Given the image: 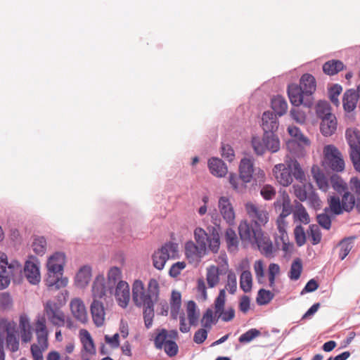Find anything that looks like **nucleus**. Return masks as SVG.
<instances>
[{"instance_id":"obj_1","label":"nucleus","mask_w":360,"mask_h":360,"mask_svg":"<svg viewBox=\"0 0 360 360\" xmlns=\"http://www.w3.org/2000/svg\"><path fill=\"white\" fill-rule=\"evenodd\" d=\"M216 219L214 222L217 227H207L208 233L202 228L198 227L194 231V238L197 245L193 241H188L185 245V254L188 259L194 261L205 255L207 248L217 253L220 247L219 223Z\"/></svg>"},{"instance_id":"obj_2","label":"nucleus","mask_w":360,"mask_h":360,"mask_svg":"<svg viewBox=\"0 0 360 360\" xmlns=\"http://www.w3.org/2000/svg\"><path fill=\"white\" fill-rule=\"evenodd\" d=\"M160 285L155 278L149 280L147 290L143 283L136 280L132 285V300L134 304L143 309L145 326L150 328L154 318V304L159 298Z\"/></svg>"},{"instance_id":"obj_3","label":"nucleus","mask_w":360,"mask_h":360,"mask_svg":"<svg viewBox=\"0 0 360 360\" xmlns=\"http://www.w3.org/2000/svg\"><path fill=\"white\" fill-rule=\"evenodd\" d=\"M342 198L336 195H330L327 199L328 207L325 208L326 212L328 209L335 215H339L345 212L352 211L354 207L357 210V200L354 195L347 190L342 192Z\"/></svg>"},{"instance_id":"obj_4","label":"nucleus","mask_w":360,"mask_h":360,"mask_svg":"<svg viewBox=\"0 0 360 360\" xmlns=\"http://www.w3.org/2000/svg\"><path fill=\"white\" fill-rule=\"evenodd\" d=\"M177 255L178 245L172 242L166 243L153 255L152 259L154 267L158 270L163 269L167 261L169 259L176 258Z\"/></svg>"},{"instance_id":"obj_5","label":"nucleus","mask_w":360,"mask_h":360,"mask_svg":"<svg viewBox=\"0 0 360 360\" xmlns=\"http://www.w3.org/2000/svg\"><path fill=\"white\" fill-rule=\"evenodd\" d=\"M323 165L335 172H342L345 169V161L340 151L334 145H327L323 148Z\"/></svg>"},{"instance_id":"obj_6","label":"nucleus","mask_w":360,"mask_h":360,"mask_svg":"<svg viewBox=\"0 0 360 360\" xmlns=\"http://www.w3.org/2000/svg\"><path fill=\"white\" fill-rule=\"evenodd\" d=\"M346 138L350 147L349 155L355 169L360 172V141L358 131L349 129L346 131Z\"/></svg>"},{"instance_id":"obj_7","label":"nucleus","mask_w":360,"mask_h":360,"mask_svg":"<svg viewBox=\"0 0 360 360\" xmlns=\"http://www.w3.org/2000/svg\"><path fill=\"white\" fill-rule=\"evenodd\" d=\"M44 315L48 321L54 326H65V313L61 310L57 303L48 300L44 304Z\"/></svg>"},{"instance_id":"obj_8","label":"nucleus","mask_w":360,"mask_h":360,"mask_svg":"<svg viewBox=\"0 0 360 360\" xmlns=\"http://www.w3.org/2000/svg\"><path fill=\"white\" fill-rule=\"evenodd\" d=\"M225 302L226 291L225 289H221L214 302V315L217 319H221L223 321L228 322L233 319L235 310L233 307H229L224 310Z\"/></svg>"},{"instance_id":"obj_9","label":"nucleus","mask_w":360,"mask_h":360,"mask_svg":"<svg viewBox=\"0 0 360 360\" xmlns=\"http://www.w3.org/2000/svg\"><path fill=\"white\" fill-rule=\"evenodd\" d=\"M245 210L252 221L259 226L264 225L269 221V213L262 205L248 202L245 205Z\"/></svg>"},{"instance_id":"obj_10","label":"nucleus","mask_w":360,"mask_h":360,"mask_svg":"<svg viewBox=\"0 0 360 360\" xmlns=\"http://www.w3.org/2000/svg\"><path fill=\"white\" fill-rule=\"evenodd\" d=\"M15 324L14 322L9 321L6 319L0 321V328L6 332V346L12 352H15L19 349V341L16 335L14 334Z\"/></svg>"},{"instance_id":"obj_11","label":"nucleus","mask_w":360,"mask_h":360,"mask_svg":"<svg viewBox=\"0 0 360 360\" xmlns=\"http://www.w3.org/2000/svg\"><path fill=\"white\" fill-rule=\"evenodd\" d=\"M285 218L278 217L276 220L277 229L279 231L280 236L276 238L275 243L277 249H281L285 252H288L292 247L290 243L288 233L286 232L287 221Z\"/></svg>"},{"instance_id":"obj_12","label":"nucleus","mask_w":360,"mask_h":360,"mask_svg":"<svg viewBox=\"0 0 360 360\" xmlns=\"http://www.w3.org/2000/svg\"><path fill=\"white\" fill-rule=\"evenodd\" d=\"M35 333L37 336V345L42 349H47L49 347V332L46 327L45 317H39L35 323Z\"/></svg>"},{"instance_id":"obj_13","label":"nucleus","mask_w":360,"mask_h":360,"mask_svg":"<svg viewBox=\"0 0 360 360\" xmlns=\"http://www.w3.org/2000/svg\"><path fill=\"white\" fill-rule=\"evenodd\" d=\"M218 208L226 222L230 226L234 225L236 213L230 199L226 196L220 197L218 200Z\"/></svg>"},{"instance_id":"obj_14","label":"nucleus","mask_w":360,"mask_h":360,"mask_svg":"<svg viewBox=\"0 0 360 360\" xmlns=\"http://www.w3.org/2000/svg\"><path fill=\"white\" fill-rule=\"evenodd\" d=\"M273 174L278 183L283 186H288L292 183L293 179L289 162L276 165L273 168Z\"/></svg>"},{"instance_id":"obj_15","label":"nucleus","mask_w":360,"mask_h":360,"mask_svg":"<svg viewBox=\"0 0 360 360\" xmlns=\"http://www.w3.org/2000/svg\"><path fill=\"white\" fill-rule=\"evenodd\" d=\"M70 309L72 316L79 322L86 324L89 316L85 304L82 299L75 297L70 302Z\"/></svg>"},{"instance_id":"obj_16","label":"nucleus","mask_w":360,"mask_h":360,"mask_svg":"<svg viewBox=\"0 0 360 360\" xmlns=\"http://www.w3.org/2000/svg\"><path fill=\"white\" fill-rule=\"evenodd\" d=\"M24 273L28 281L32 284H37L40 281L39 262L36 257H31L25 262Z\"/></svg>"},{"instance_id":"obj_17","label":"nucleus","mask_w":360,"mask_h":360,"mask_svg":"<svg viewBox=\"0 0 360 360\" xmlns=\"http://www.w3.org/2000/svg\"><path fill=\"white\" fill-rule=\"evenodd\" d=\"M115 297L119 306L126 308L130 300V289L129 284L120 281L115 288Z\"/></svg>"},{"instance_id":"obj_18","label":"nucleus","mask_w":360,"mask_h":360,"mask_svg":"<svg viewBox=\"0 0 360 360\" xmlns=\"http://www.w3.org/2000/svg\"><path fill=\"white\" fill-rule=\"evenodd\" d=\"M90 312L94 323L97 327L103 326L105 320V310L103 302L94 299L90 305Z\"/></svg>"},{"instance_id":"obj_19","label":"nucleus","mask_w":360,"mask_h":360,"mask_svg":"<svg viewBox=\"0 0 360 360\" xmlns=\"http://www.w3.org/2000/svg\"><path fill=\"white\" fill-rule=\"evenodd\" d=\"M63 274L53 273L48 269L47 277L45 279L46 285L50 290H56L65 288L68 283V279L63 277Z\"/></svg>"},{"instance_id":"obj_20","label":"nucleus","mask_w":360,"mask_h":360,"mask_svg":"<svg viewBox=\"0 0 360 360\" xmlns=\"http://www.w3.org/2000/svg\"><path fill=\"white\" fill-rule=\"evenodd\" d=\"M255 241L257 243L259 250L266 257L273 256L276 249L274 248L270 238L264 234L261 231L257 233Z\"/></svg>"},{"instance_id":"obj_21","label":"nucleus","mask_w":360,"mask_h":360,"mask_svg":"<svg viewBox=\"0 0 360 360\" xmlns=\"http://www.w3.org/2000/svg\"><path fill=\"white\" fill-rule=\"evenodd\" d=\"M359 101L360 107V91H359V87L357 91L353 89L346 91L342 98V105L345 111L347 112L354 111L356 108Z\"/></svg>"},{"instance_id":"obj_22","label":"nucleus","mask_w":360,"mask_h":360,"mask_svg":"<svg viewBox=\"0 0 360 360\" xmlns=\"http://www.w3.org/2000/svg\"><path fill=\"white\" fill-rule=\"evenodd\" d=\"M112 287L105 285V277L103 275H98L96 277L92 285V296L94 299L98 300L103 298L108 291L111 293Z\"/></svg>"},{"instance_id":"obj_23","label":"nucleus","mask_w":360,"mask_h":360,"mask_svg":"<svg viewBox=\"0 0 360 360\" xmlns=\"http://www.w3.org/2000/svg\"><path fill=\"white\" fill-rule=\"evenodd\" d=\"M65 264V255L63 252H56L49 258L46 264L47 269L53 273L63 274Z\"/></svg>"},{"instance_id":"obj_24","label":"nucleus","mask_w":360,"mask_h":360,"mask_svg":"<svg viewBox=\"0 0 360 360\" xmlns=\"http://www.w3.org/2000/svg\"><path fill=\"white\" fill-rule=\"evenodd\" d=\"M313 179L317 187L321 191L326 193L330 188V179L321 171L317 165H313L311 169Z\"/></svg>"},{"instance_id":"obj_25","label":"nucleus","mask_w":360,"mask_h":360,"mask_svg":"<svg viewBox=\"0 0 360 360\" xmlns=\"http://www.w3.org/2000/svg\"><path fill=\"white\" fill-rule=\"evenodd\" d=\"M5 258L2 257L0 261V270L3 274L8 275L10 278H14L20 275L22 272L21 264L16 261H13L8 264L6 259V256L3 255Z\"/></svg>"},{"instance_id":"obj_26","label":"nucleus","mask_w":360,"mask_h":360,"mask_svg":"<svg viewBox=\"0 0 360 360\" xmlns=\"http://www.w3.org/2000/svg\"><path fill=\"white\" fill-rule=\"evenodd\" d=\"M262 126L264 133L274 132L278 128L277 115L271 111H266L262 117Z\"/></svg>"},{"instance_id":"obj_27","label":"nucleus","mask_w":360,"mask_h":360,"mask_svg":"<svg viewBox=\"0 0 360 360\" xmlns=\"http://www.w3.org/2000/svg\"><path fill=\"white\" fill-rule=\"evenodd\" d=\"M208 167L212 174L217 177L224 176L228 172L225 163L218 158H212L208 160Z\"/></svg>"},{"instance_id":"obj_28","label":"nucleus","mask_w":360,"mask_h":360,"mask_svg":"<svg viewBox=\"0 0 360 360\" xmlns=\"http://www.w3.org/2000/svg\"><path fill=\"white\" fill-rule=\"evenodd\" d=\"M300 88L305 95L310 96L314 93L316 88V82L314 77L309 73L304 74L300 79Z\"/></svg>"},{"instance_id":"obj_29","label":"nucleus","mask_w":360,"mask_h":360,"mask_svg":"<svg viewBox=\"0 0 360 360\" xmlns=\"http://www.w3.org/2000/svg\"><path fill=\"white\" fill-rule=\"evenodd\" d=\"M288 97L291 103L295 106H300L303 103L304 95L305 94L302 88L296 84H291L288 86Z\"/></svg>"},{"instance_id":"obj_30","label":"nucleus","mask_w":360,"mask_h":360,"mask_svg":"<svg viewBox=\"0 0 360 360\" xmlns=\"http://www.w3.org/2000/svg\"><path fill=\"white\" fill-rule=\"evenodd\" d=\"M337 119L335 115H329L321 120L320 129L325 136H330L335 133L337 129Z\"/></svg>"},{"instance_id":"obj_31","label":"nucleus","mask_w":360,"mask_h":360,"mask_svg":"<svg viewBox=\"0 0 360 360\" xmlns=\"http://www.w3.org/2000/svg\"><path fill=\"white\" fill-rule=\"evenodd\" d=\"M239 172L244 181L250 182L254 172L252 161L249 158L242 159L239 165Z\"/></svg>"},{"instance_id":"obj_32","label":"nucleus","mask_w":360,"mask_h":360,"mask_svg":"<svg viewBox=\"0 0 360 360\" xmlns=\"http://www.w3.org/2000/svg\"><path fill=\"white\" fill-rule=\"evenodd\" d=\"M224 265L221 266V269L214 265L207 268L206 280L210 288L215 287L219 283V275L224 273Z\"/></svg>"},{"instance_id":"obj_33","label":"nucleus","mask_w":360,"mask_h":360,"mask_svg":"<svg viewBox=\"0 0 360 360\" xmlns=\"http://www.w3.org/2000/svg\"><path fill=\"white\" fill-rule=\"evenodd\" d=\"M91 278V269L88 266H84L77 272L75 277V284L79 288L86 287Z\"/></svg>"},{"instance_id":"obj_34","label":"nucleus","mask_w":360,"mask_h":360,"mask_svg":"<svg viewBox=\"0 0 360 360\" xmlns=\"http://www.w3.org/2000/svg\"><path fill=\"white\" fill-rule=\"evenodd\" d=\"M260 231H255L246 221H241L238 226L240 238L243 240L251 241L252 239L255 240L257 233H259Z\"/></svg>"},{"instance_id":"obj_35","label":"nucleus","mask_w":360,"mask_h":360,"mask_svg":"<svg viewBox=\"0 0 360 360\" xmlns=\"http://www.w3.org/2000/svg\"><path fill=\"white\" fill-rule=\"evenodd\" d=\"M344 64L339 60H330L323 65V71L328 75H335L344 69Z\"/></svg>"},{"instance_id":"obj_36","label":"nucleus","mask_w":360,"mask_h":360,"mask_svg":"<svg viewBox=\"0 0 360 360\" xmlns=\"http://www.w3.org/2000/svg\"><path fill=\"white\" fill-rule=\"evenodd\" d=\"M81 342L83 345L84 350L89 354H96V347L93 341V339L86 330H80Z\"/></svg>"},{"instance_id":"obj_37","label":"nucleus","mask_w":360,"mask_h":360,"mask_svg":"<svg viewBox=\"0 0 360 360\" xmlns=\"http://www.w3.org/2000/svg\"><path fill=\"white\" fill-rule=\"evenodd\" d=\"M271 107L276 115L282 116L287 111L288 103L284 98L278 96L271 100Z\"/></svg>"},{"instance_id":"obj_38","label":"nucleus","mask_w":360,"mask_h":360,"mask_svg":"<svg viewBox=\"0 0 360 360\" xmlns=\"http://www.w3.org/2000/svg\"><path fill=\"white\" fill-rule=\"evenodd\" d=\"M224 274H227V281L225 286L229 293L234 294L237 289V278L236 274L232 270H229L227 263L224 265Z\"/></svg>"},{"instance_id":"obj_39","label":"nucleus","mask_w":360,"mask_h":360,"mask_svg":"<svg viewBox=\"0 0 360 360\" xmlns=\"http://www.w3.org/2000/svg\"><path fill=\"white\" fill-rule=\"evenodd\" d=\"M293 219L295 221H298L304 224L309 223V215L307 213L305 207L301 203H297L295 205V208L293 212Z\"/></svg>"},{"instance_id":"obj_40","label":"nucleus","mask_w":360,"mask_h":360,"mask_svg":"<svg viewBox=\"0 0 360 360\" xmlns=\"http://www.w3.org/2000/svg\"><path fill=\"white\" fill-rule=\"evenodd\" d=\"M229 181L231 185L232 188L238 193H244L246 190V184L241 179L240 175L238 176L236 174L230 173L229 176Z\"/></svg>"},{"instance_id":"obj_41","label":"nucleus","mask_w":360,"mask_h":360,"mask_svg":"<svg viewBox=\"0 0 360 360\" xmlns=\"http://www.w3.org/2000/svg\"><path fill=\"white\" fill-rule=\"evenodd\" d=\"M289 164L290 165L292 176L301 184L306 182V175L300 163L296 160H291Z\"/></svg>"},{"instance_id":"obj_42","label":"nucleus","mask_w":360,"mask_h":360,"mask_svg":"<svg viewBox=\"0 0 360 360\" xmlns=\"http://www.w3.org/2000/svg\"><path fill=\"white\" fill-rule=\"evenodd\" d=\"M240 286L245 292H249L252 287V276L250 271H243L240 276Z\"/></svg>"},{"instance_id":"obj_43","label":"nucleus","mask_w":360,"mask_h":360,"mask_svg":"<svg viewBox=\"0 0 360 360\" xmlns=\"http://www.w3.org/2000/svg\"><path fill=\"white\" fill-rule=\"evenodd\" d=\"M267 150L276 153L280 149V141L273 132L264 133Z\"/></svg>"},{"instance_id":"obj_44","label":"nucleus","mask_w":360,"mask_h":360,"mask_svg":"<svg viewBox=\"0 0 360 360\" xmlns=\"http://www.w3.org/2000/svg\"><path fill=\"white\" fill-rule=\"evenodd\" d=\"M307 188H312V185H307L304 182L302 184H294L292 186L295 195L302 202L307 200L308 198Z\"/></svg>"},{"instance_id":"obj_45","label":"nucleus","mask_w":360,"mask_h":360,"mask_svg":"<svg viewBox=\"0 0 360 360\" xmlns=\"http://www.w3.org/2000/svg\"><path fill=\"white\" fill-rule=\"evenodd\" d=\"M330 184L333 188L338 193H342V192L347 190V185L344 180L338 174H333L330 177Z\"/></svg>"},{"instance_id":"obj_46","label":"nucleus","mask_w":360,"mask_h":360,"mask_svg":"<svg viewBox=\"0 0 360 360\" xmlns=\"http://www.w3.org/2000/svg\"><path fill=\"white\" fill-rule=\"evenodd\" d=\"M225 240L230 251H234L238 245V239L234 230L229 228L225 232Z\"/></svg>"},{"instance_id":"obj_47","label":"nucleus","mask_w":360,"mask_h":360,"mask_svg":"<svg viewBox=\"0 0 360 360\" xmlns=\"http://www.w3.org/2000/svg\"><path fill=\"white\" fill-rule=\"evenodd\" d=\"M170 305H171V314L172 316H176L179 313L181 305V295L178 291H172L171 299H170Z\"/></svg>"},{"instance_id":"obj_48","label":"nucleus","mask_w":360,"mask_h":360,"mask_svg":"<svg viewBox=\"0 0 360 360\" xmlns=\"http://www.w3.org/2000/svg\"><path fill=\"white\" fill-rule=\"evenodd\" d=\"M252 146L255 152L259 155H263L267 150L264 135L262 138L255 136L252 139Z\"/></svg>"},{"instance_id":"obj_49","label":"nucleus","mask_w":360,"mask_h":360,"mask_svg":"<svg viewBox=\"0 0 360 360\" xmlns=\"http://www.w3.org/2000/svg\"><path fill=\"white\" fill-rule=\"evenodd\" d=\"M186 313L190 325H196L199 317V313L196 311V304L194 301L188 302Z\"/></svg>"},{"instance_id":"obj_50","label":"nucleus","mask_w":360,"mask_h":360,"mask_svg":"<svg viewBox=\"0 0 360 360\" xmlns=\"http://www.w3.org/2000/svg\"><path fill=\"white\" fill-rule=\"evenodd\" d=\"M316 112L319 117L321 120L324 117H329V115H334L330 112V104L325 101H320L316 106Z\"/></svg>"},{"instance_id":"obj_51","label":"nucleus","mask_w":360,"mask_h":360,"mask_svg":"<svg viewBox=\"0 0 360 360\" xmlns=\"http://www.w3.org/2000/svg\"><path fill=\"white\" fill-rule=\"evenodd\" d=\"M281 201L282 211L279 217L285 218L289 216L292 211L290 199L285 192H283L282 194Z\"/></svg>"},{"instance_id":"obj_52","label":"nucleus","mask_w":360,"mask_h":360,"mask_svg":"<svg viewBox=\"0 0 360 360\" xmlns=\"http://www.w3.org/2000/svg\"><path fill=\"white\" fill-rule=\"evenodd\" d=\"M33 251L39 255H43L46 250V240L42 236L35 237L32 245Z\"/></svg>"},{"instance_id":"obj_53","label":"nucleus","mask_w":360,"mask_h":360,"mask_svg":"<svg viewBox=\"0 0 360 360\" xmlns=\"http://www.w3.org/2000/svg\"><path fill=\"white\" fill-rule=\"evenodd\" d=\"M302 271V263L300 258L295 259L290 266L289 271V278L291 280L296 281L300 277Z\"/></svg>"},{"instance_id":"obj_54","label":"nucleus","mask_w":360,"mask_h":360,"mask_svg":"<svg viewBox=\"0 0 360 360\" xmlns=\"http://www.w3.org/2000/svg\"><path fill=\"white\" fill-rule=\"evenodd\" d=\"M288 134L294 138L295 141L304 143V145H309V141L306 138L300 131V129L295 126H289L288 128Z\"/></svg>"},{"instance_id":"obj_55","label":"nucleus","mask_w":360,"mask_h":360,"mask_svg":"<svg viewBox=\"0 0 360 360\" xmlns=\"http://www.w3.org/2000/svg\"><path fill=\"white\" fill-rule=\"evenodd\" d=\"M274 297V295L270 290L260 289L257 296V303L259 305H266L269 304Z\"/></svg>"},{"instance_id":"obj_56","label":"nucleus","mask_w":360,"mask_h":360,"mask_svg":"<svg viewBox=\"0 0 360 360\" xmlns=\"http://www.w3.org/2000/svg\"><path fill=\"white\" fill-rule=\"evenodd\" d=\"M349 186L357 200V210L360 212V180L357 177H352L349 181Z\"/></svg>"},{"instance_id":"obj_57","label":"nucleus","mask_w":360,"mask_h":360,"mask_svg":"<svg viewBox=\"0 0 360 360\" xmlns=\"http://www.w3.org/2000/svg\"><path fill=\"white\" fill-rule=\"evenodd\" d=\"M280 273V266L278 264L271 263L269 264L268 268V277L269 281V287L274 290L276 277Z\"/></svg>"},{"instance_id":"obj_58","label":"nucleus","mask_w":360,"mask_h":360,"mask_svg":"<svg viewBox=\"0 0 360 360\" xmlns=\"http://www.w3.org/2000/svg\"><path fill=\"white\" fill-rule=\"evenodd\" d=\"M255 277L259 283H263L264 281V264L261 259L256 260L253 264Z\"/></svg>"},{"instance_id":"obj_59","label":"nucleus","mask_w":360,"mask_h":360,"mask_svg":"<svg viewBox=\"0 0 360 360\" xmlns=\"http://www.w3.org/2000/svg\"><path fill=\"white\" fill-rule=\"evenodd\" d=\"M121 270L116 266L110 268L108 273V284L112 288L116 283H118L121 278Z\"/></svg>"},{"instance_id":"obj_60","label":"nucleus","mask_w":360,"mask_h":360,"mask_svg":"<svg viewBox=\"0 0 360 360\" xmlns=\"http://www.w3.org/2000/svg\"><path fill=\"white\" fill-rule=\"evenodd\" d=\"M309 238L313 245H317L321 242V233L318 225L311 224L309 226Z\"/></svg>"},{"instance_id":"obj_61","label":"nucleus","mask_w":360,"mask_h":360,"mask_svg":"<svg viewBox=\"0 0 360 360\" xmlns=\"http://www.w3.org/2000/svg\"><path fill=\"white\" fill-rule=\"evenodd\" d=\"M340 253L339 257L342 260L344 259L349 253L352 248V243L350 239L346 238L342 240L339 243Z\"/></svg>"},{"instance_id":"obj_62","label":"nucleus","mask_w":360,"mask_h":360,"mask_svg":"<svg viewBox=\"0 0 360 360\" xmlns=\"http://www.w3.org/2000/svg\"><path fill=\"white\" fill-rule=\"evenodd\" d=\"M168 335L166 329H162L155 336L154 340L155 347L161 349L165 345L166 342L169 340H167Z\"/></svg>"},{"instance_id":"obj_63","label":"nucleus","mask_w":360,"mask_h":360,"mask_svg":"<svg viewBox=\"0 0 360 360\" xmlns=\"http://www.w3.org/2000/svg\"><path fill=\"white\" fill-rule=\"evenodd\" d=\"M217 320L218 319H217V320L214 321V312L212 309H208L203 314L202 319L201 320L202 326L207 329H210L212 324L215 323Z\"/></svg>"},{"instance_id":"obj_64","label":"nucleus","mask_w":360,"mask_h":360,"mask_svg":"<svg viewBox=\"0 0 360 360\" xmlns=\"http://www.w3.org/2000/svg\"><path fill=\"white\" fill-rule=\"evenodd\" d=\"M276 191L274 186L269 184L263 186L260 190V195L266 200H271L276 196Z\"/></svg>"}]
</instances>
